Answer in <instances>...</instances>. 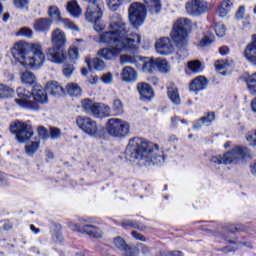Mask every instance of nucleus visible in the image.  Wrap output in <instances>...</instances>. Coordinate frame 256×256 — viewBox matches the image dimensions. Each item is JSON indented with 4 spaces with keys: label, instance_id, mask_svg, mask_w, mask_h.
Instances as JSON below:
<instances>
[{
    "label": "nucleus",
    "instance_id": "obj_50",
    "mask_svg": "<svg viewBox=\"0 0 256 256\" xmlns=\"http://www.w3.org/2000/svg\"><path fill=\"white\" fill-rule=\"evenodd\" d=\"M49 135H50L51 139H59V137H61V129L51 127Z\"/></svg>",
    "mask_w": 256,
    "mask_h": 256
},
{
    "label": "nucleus",
    "instance_id": "obj_63",
    "mask_svg": "<svg viewBox=\"0 0 256 256\" xmlns=\"http://www.w3.org/2000/svg\"><path fill=\"white\" fill-rule=\"evenodd\" d=\"M88 81L90 85H97L98 78L97 76H91Z\"/></svg>",
    "mask_w": 256,
    "mask_h": 256
},
{
    "label": "nucleus",
    "instance_id": "obj_55",
    "mask_svg": "<svg viewBox=\"0 0 256 256\" xmlns=\"http://www.w3.org/2000/svg\"><path fill=\"white\" fill-rule=\"evenodd\" d=\"M63 75H65V77H71V75H73V66H65L63 68Z\"/></svg>",
    "mask_w": 256,
    "mask_h": 256
},
{
    "label": "nucleus",
    "instance_id": "obj_26",
    "mask_svg": "<svg viewBox=\"0 0 256 256\" xmlns=\"http://www.w3.org/2000/svg\"><path fill=\"white\" fill-rule=\"evenodd\" d=\"M167 95L173 105H181V96L179 95V88H177V86H169L167 89Z\"/></svg>",
    "mask_w": 256,
    "mask_h": 256
},
{
    "label": "nucleus",
    "instance_id": "obj_36",
    "mask_svg": "<svg viewBox=\"0 0 256 256\" xmlns=\"http://www.w3.org/2000/svg\"><path fill=\"white\" fill-rule=\"evenodd\" d=\"M99 107H100L98 109L99 115H96V117L103 119V117H109L111 115V107L101 103H99Z\"/></svg>",
    "mask_w": 256,
    "mask_h": 256
},
{
    "label": "nucleus",
    "instance_id": "obj_33",
    "mask_svg": "<svg viewBox=\"0 0 256 256\" xmlns=\"http://www.w3.org/2000/svg\"><path fill=\"white\" fill-rule=\"evenodd\" d=\"M12 95H15V90L13 88L5 85L0 84V98L1 99H9Z\"/></svg>",
    "mask_w": 256,
    "mask_h": 256
},
{
    "label": "nucleus",
    "instance_id": "obj_21",
    "mask_svg": "<svg viewBox=\"0 0 256 256\" xmlns=\"http://www.w3.org/2000/svg\"><path fill=\"white\" fill-rule=\"evenodd\" d=\"M207 85H209L207 78L198 76L190 83V91H203L204 89H207Z\"/></svg>",
    "mask_w": 256,
    "mask_h": 256
},
{
    "label": "nucleus",
    "instance_id": "obj_60",
    "mask_svg": "<svg viewBox=\"0 0 256 256\" xmlns=\"http://www.w3.org/2000/svg\"><path fill=\"white\" fill-rule=\"evenodd\" d=\"M220 55H229V47L227 46H222L219 49Z\"/></svg>",
    "mask_w": 256,
    "mask_h": 256
},
{
    "label": "nucleus",
    "instance_id": "obj_11",
    "mask_svg": "<svg viewBox=\"0 0 256 256\" xmlns=\"http://www.w3.org/2000/svg\"><path fill=\"white\" fill-rule=\"evenodd\" d=\"M128 17L133 27H141L145 23V17H147L145 5L139 2H133L128 8Z\"/></svg>",
    "mask_w": 256,
    "mask_h": 256
},
{
    "label": "nucleus",
    "instance_id": "obj_51",
    "mask_svg": "<svg viewBox=\"0 0 256 256\" xmlns=\"http://www.w3.org/2000/svg\"><path fill=\"white\" fill-rule=\"evenodd\" d=\"M94 29L95 31H97L98 33L103 31V29H105V24L102 23L101 20H95L94 22Z\"/></svg>",
    "mask_w": 256,
    "mask_h": 256
},
{
    "label": "nucleus",
    "instance_id": "obj_17",
    "mask_svg": "<svg viewBox=\"0 0 256 256\" xmlns=\"http://www.w3.org/2000/svg\"><path fill=\"white\" fill-rule=\"evenodd\" d=\"M48 15L49 17H51V19H57L58 21H62L66 29H72V31H79L75 23H73L69 19H63L61 17V11H59V8L57 6H50L48 10Z\"/></svg>",
    "mask_w": 256,
    "mask_h": 256
},
{
    "label": "nucleus",
    "instance_id": "obj_25",
    "mask_svg": "<svg viewBox=\"0 0 256 256\" xmlns=\"http://www.w3.org/2000/svg\"><path fill=\"white\" fill-rule=\"evenodd\" d=\"M121 77L125 83L137 81V71L131 66H126L122 69Z\"/></svg>",
    "mask_w": 256,
    "mask_h": 256
},
{
    "label": "nucleus",
    "instance_id": "obj_61",
    "mask_svg": "<svg viewBox=\"0 0 256 256\" xmlns=\"http://www.w3.org/2000/svg\"><path fill=\"white\" fill-rule=\"evenodd\" d=\"M166 256H184V254L181 251H172V252H168Z\"/></svg>",
    "mask_w": 256,
    "mask_h": 256
},
{
    "label": "nucleus",
    "instance_id": "obj_44",
    "mask_svg": "<svg viewBox=\"0 0 256 256\" xmlns=\"http://www.w3.org/2000/svg\"><path fill=\"white\" fill-rule=\"evenodd\" d=\"M37 133L40 139H43L44 141H47V139H49L50 137L49 130H47V128H45L44 126H39L37 129Z\"/></svg>",
    "mask_w": 256,
    "mask_h": 256
},
{
    "label": "nucleus",
    "instance_id": "obj_47",
    "mask_svg": "<svg viewBox=\"0 0 256 256\" xmlns=\"http://www.w3.org/2000/svg\"><path fill=\"white\" fill-rule=\"evenodd\" d=\"M217 37H225V25L218 23L214 27Z\"/></svg>",
    "mask_w": 256,
    "mask_h": 256
},
{
    "label": "nucleus",
    "instance_id": "obj_54",
    "mask_svg": "<svg viewBox=\"0 0 256 256\" xmlns=\"http://www.w3.org/2000/svg\"><path fill=\"white\" fill-rule=\"evenodd\" d=\"M131 235L134 237V239H136V241H146L145 236L137 231H132Z\"/></svg>",
    "mask_w": 256,
    "mask_h": 256
},
{
    "label": "nucleus",
    "instance_id": "obj_34",
    "mask_svg": "<svg viewBox=\"0 0 256 256\" xmlns=\"http://www.w3.org/2000/svg\"><path fill=\"white\" fill-rule=\"evenodd\" d=\"M156 69H158L160 73H169V71H171V66H169L167 60L156 59Z\"/></svg>",
    "mask_w": 256,
    "mask_h": 256
},
{
    "label": "nucleus",
    "instance_id": "obj_20",
    "mask_svg": "<svg viewBox=\"0 0 256 256\" xmlns=\"http://www.w3.org/2000/svg\"><path fill=\"white\" fill-rule=\"evenodd\" d=\"M99 108V103L94 102L91 99L82 100V109L89 115H93V117H97V115H99Z\"/></svg>",
    "mask_w": 256,
    "mask_h": 256
},
{
    "label": "nucleus",
    "instance_id": "obj_4",
    "mask_svg": "<svg viewBox=\"0 0 256 256\" xmlns=\"http://www.w3.org/2000/svg\"><path fill=\"white\" fill-rule=\"evenodd\" d=\"M16 93L18 98L15 99V103L22 109H28L29 111H39L41 105H45L49 101L47 92L41 86H35L32 92L19 87Z\"/></svg>",
    "mask_w": 256,
    "mask_h": 256
},
{
    "label": "nucleus",
    "instance_id": "obj_58",
    "mask_svg": "<svg viewBox=\"0 0 256 256\" xmlns=\"http://www.w3.org/2000/svg\"><path fill=\"white\" fill-rule=\"evenodd\" d=\"M215 68H216V71H223V69H225V64H223V62L218 60L215 63Z\"/></svg>",
    "mask_w": 256,
    "mask_h": 256
},
{
    "label": "nucleus",
    "instance_id": "obj_31",
    "mask_svg": "<svg viewBox=\"0 0 256 256\" xmlns=\"http://www.w3.org/2000/svg\"><path fill=\"white\" fill-rule=\"evenodd\" d=\"M232 6L231 0H224L218 8L219 17H227Z\"/></svg>",
    "mask_w": 256,
    "mask_h": 256
},
{
    "label": "nucleus",
    "instance_id": "obj_41",
    "mask_svg": "<svg viewBox=\"0 0 256 256\" xmlns=\"http://www.w3.org/2000/svg\"><path fill=\"white\" fill-rule=\"evenodd\" d=\"M31 0H14V7L20 11H29V2Z\"/></svg>",
    "mask_w": 256,
    "mask_h": 256
},
{
    "label": "nucleus",
    "instance_id": "obj_7",
    "mask_svg": "<svg viewBox=\"0 0 256 256\" xmlns=\"http://www.w3.org/2000/svg\"><path fill=\"white\" fill-rule=\"evenodd\" d=\"M190 29L191 20H189V18H180L176 20L173 30L170 33V37L176 44V47H185V45H187V37H189Z\"/></svg>",
    "mask_w": 256,
    "mask_h": 256
},
{
    "label": "nucleus",
    "instance_id": "obj_16",
    "mask_svg": "<svg viewBox=\"0 0 256 256\" xmlns=\"http://www.w3.org/2000/svg\"><path fill=\"white\" fill-rule=\"evenodd\" d=\"M155 48L159 55H171L175 51V44L169 37H163L155 43Z\"/></svg>",
    "mask_w": 256,
    "mask_h": 256
},
{
    "label": "nucleus",
    "instance_id": "obj_52",
    "mask_svg": "<svg viewBox=\"0 0 256 256\" xmlns=\"http://www.w3.org/2000/svg\"><path fill=\"white\" fill-rule=\"evenodd\" d=\"M101 79L106 85L113 83V75L111 73L104 74Z\"/></svg>",
    "mask_w": 256,
    "mask_h": 256
},
{
    "label": "nucleus",
    "instance_id": "obj_46",
    "mask_svg": "<svg viewBox=\"0 0 256 256\" xmlns=\"http://www.w3.org/2000/svg\"><path fill=\"white\" fill-rule=\"evenodd\" d=\"M246 141H248V143L253 147H256V131L255 130L248 132V134L246 135Z\"/></svg>",
    "mask_w": 256,
    "mask_h": 256
},
{
    "label": "nucleus",
    "instance_id": "obj_35",
    "mask_svg": "<svg viewBox=\"0 0 256 256\" xmlns=\"http://www.w3.org/2000/svg\"><path fill=\"white\" fill-rule=\"evenodd\" d=\"M66 89L67 93L70 94L71 97H79V95H81V87L77 84H68Z\"/></svg>",
    "mask_w": 256,
    "mask_h": 256
},
{
    "label": "nucleus",
    "instance_id": "obj_40",
    "mask_svg": "<svg viewBox=\"0 0 256 256\" xmlns=\"http://www.w3.org/2000/svg\"><path fill=\"white\" fill-rule=\"evenodd\" d=\"M38 149H39V142H31L30 144L25 146V151L30 157H33V155L37 153Z\"/></svg>",
    "mask_w": 256,
    "mask_h": 256
},
{
    "label": "nucleus",
    "instance_id": "obj_15",
    "mask_svg": "<svg viewBox=\"0 0 256 256\" xmlns=\"http://www.w3.org/2000/svg\"><path fill=\"white\" fill-rule=\"evenodd\" d=\"M68 227L71 229V231H83V233H87V235L90 237H95L96 239H101V237H103V232L101 229L95 227L94 225H85L81 228L80 225L74 222H69Z\"/></svg>",
    "mask_w": 256,
    "mask_h": 256
},
{
    "label": "nucleus",
    "instance_id": "obj_57",
    "mask_svg": "<svg viewBox=\"0 0 256 256\" xmlns=\"http://www.w3.org/2000/svg\"><path fill=\"white\" fill-rule=\"evenodd\" d=\"M226 233H235V231H238L237 226L230 224L226 226L225 228Z\"/></svg>",
    "mask_w": 256,
    "mask_h": 256
},
{
    "label": "nucleus",
    "instance_id": "obj_6",
    "mask_svg": "<svg viewBox=\"0 0 256 256\" xmlns=\"http://www.w3.org/2000/svg\"><path fill=\"white\" fill-rule=\"evenodd\" d=\"M251 155L249 148L245 146H236L231 151L226 152L223 156L218 155L211 158L214 165H231L233 163H242Z\"/></svg>",
    "mask_w": 256,
    "mask_h": 256
},
{
    "label": "nucleus",
    "instance_id": "obj_2",
    "mask_svg": "<svg viewBox=\"0 0 256 256\" xmlns=\"http://www.w3.org/2000/svg\"><path fill=\"white\" fill-rule=\"evenodd\" d=\"M126 156L129 159L146 161L152 165H162L165 163V154L159 145L149 142L143 138H132L126 147Z\"/></svg>",
    "mask_w": 256,
    "mask_h": 256
},
{
    "label": "nucleus",
    "instance_id": "obj_10",
    "mask_svg": "<svg viewBox=\"0 0 256 256\" xmlns=\"http://www.w3.org/2000/svg\"><path fill=\"white\" fill-rule=\"evenodd\" d=\"M10 133L15 135L18 143H27L33 137V127L27 122L18 120L10 125Z\"/></svg>",
    "mask_w": 256,
    "mask_h": 256
},
{
    "label": "nucleus",
    "instance_id": "obj_59",
    "mask_svg": "<svg viewBox=\"0 0 256 256\" xmlns=\"http://www.w3.org/2000/svg\"><path fill=\"white\" fill-rule=\"evenodd\" d=\"M0 185H7V176L0 172Z\"/></svg>",
    "mask_w": 256,
    "mask_h": 256
},
{
    "label": "nucleus",
    "instance_id": "obj_27",
    "mask_svg": "<svg viewBox=\"0 0 256 256\" xmlns=\"http://www.w3.org/2000/svg\"><path fill=\"white\" fill-rule=\"evenodd\" d=\"M46 89L48 93H50V95H54V97L63 95L65 93V89H63L57 81L48 82L46 85Z\"/></svg>",
    "mask_w": 256,
    "mask_h": 256
},
{
    "label": "nucleus",
    "instance_id": "obj_28",
    "mask_svg": "<svg viewBox=\"0 0 256 256\" xmlns=\"http://www.w3.org/2000/svg\"><path fill=\"white\" fill-rule=\"evenodd\" d=\"M144 7L152 15H157L161 11V0H144Z\"/></svg>",
    "mask_w": 256,
    "mask_h": 256
},
{
    "label": "nucleus",
    "instance_id": "obj_53",
    "mask_svg": "<svg viewBox=\"0 0 256 256\" xmlns=\"http://www.w3.org/2000/svg\"><path fill=\"white\" fill-rule=\"evenodd\" d=\"M245 17V6H240L236 12V19L241 20Z\"/></svg>",
    "mask_w": 256,
    "mask_h": 256
},
{
    "label": "nucleus",
    "instance_id": "obj_43",
    "mask_svg": "<svg viewBox=\"0 0 256 256\" xmlns=\"http://www.w3.org/2000/svg\"><path fill=\"white\" fill-rule=\"evenodd\" d=\"M106 3L110 11H117V9L121 7V3H123V0H106Z\"/></svg>",
    "mask_w": 256,
    "mask_h": 256
},
{
    "label": "nucleus",
    "instance_id": "obj_30",
    "mask_svg": "<svg viewBox=\"0 0 256 256\" xmlns=\"http://www.w3.org/2000/svg\"><path fill=\"white\" fill-rule=\"evenodd\" d=\"M85 62L87 63L89 69H91L92 67L96 71H103V69H105V62L99 58H95L92 61L91 58H86Z\"/></svg>",
    "mask_w": 256,
    "mask_h": 256
},
{
    "label": "nucleus",
    "instance_id": "obj_12",
    "mask_svg": "<svg viewBox=\"0 0 256 256\" xmlns=\"http://www.w3.org/2000/svg\"><path fill=\"white\" fill-rule=\"evenodd\" d=\"M139 61H142V69L144 73H153L155 69H157V59H149L141 56H129V55H122L120 57V63L125 65V63H130L131 65H138Z\"/></svg>",
    "mask_w": 256,
    "mask_h": 256
},
{
    "label": "nucleus",
    "instance_id": "obj_14",
    "mask_svg": "<svg viewBox=\"0 0 256 256\" xmlns=\"http://www.w3.org/2000/svg\"><path fill=\"white\" fill-rule=\"evenodd\" d=\"M86 20L90 23L94 21H99L103 17V10L99 5V0L97 2L88 1V7L85 13Z\"/></svg>",
    "mask_w": 256,
    "mask_h": 256
},
{
    "label": "nucleus",
    "instance_id": "obj_13",
    "mask_svg": "<svg viewBox=\"0 0 256 256\" xmlns=\"http://www.w3.org/2000/svg\"><path fill=\"white\" fill-rule=\"evenodd\" d=\"M185 9L191 17H199L209 11V5L203 0H190L186 3Z\"/></svg>",
    "mask_w": 256,
    "mask_h": 256
},
{
    "label": "nucleus",
    "instance_id": "obj_37",
    "mask_svg": "<svg viewBox=\"0 0 256 256\" xmlns=\"http://www.w3.org/2000/svg\"><path fill=\"white\" fill-rule=\"evenodd\" d=\"M114 245L117 249H120V251H126V253L131 249L129 245H127V242H125L121 237L114 238Z\"/></svg>",
    "mask_w": 256,
    "mask_h": 256
},
{
    "label": "nucleus",
    "instance_id": "obj_62",
    "mask_svg": "<svg viewBox=\"0 0 256 256\" xmlns=\"http://www.w3.org/2000/svg\"><path fill=\"white\" fill-rule=\"evenodd\" d=\"M178 121H181V123H185V120H180L178 117L171 118V123H172L173 127H175L177 125Z\"/></svg>",
    "mask_w": 256,
    "mask_h": 256
},
{
    "label": "nucleus",
    "instance_id": "obj_38",
    "mask_svg": "<svg viewBox=\"0 0 256 256\" xmlns=\"http://www.w3.org/2000/svg\"><path fill=\"white\" fill-rule=\"evenodd\" d=\"M112 110L116 117L123 115V102H121L119 99L114 100Z\"/></svg>",
    "mask_w": 256,
    "mask_h": 256
},
{
    "label": "nucleus",
    "instance_id": "obj_19",
    "mask_svg": "<svg viewBox=\"0 0 256 256\" xmlns=\"http://www.w3.org/2000/svg\"><path fill=\"white\" fill-rule=\"evenodd\" d=\"M244 57L247 61L256 65V34L252 35V42L246 46Z\"/></svg>",
    "mask_w": 256,
    "mask_h": 256
},
{
    "label": "nucleus",
    "instance_id": "obj_24",
    "mask_svg": "<svg viewBox=\"0 0 256 256\" xmlns=\"http://www.w3.org/2000/svg\"><path fill=\"white\" fill-rule=\"evenodd\" d=\"M51 25H53V21H51V19L40 18L35 21L34 29L38 33H46V31H49V29H51Z\"/></svg>",
    "mask_w": 256,
    "mask_h": 256
},
{
    "label": "nucleus",
    "instance_id": "obj_8",
    "mask_svg": "<svg viewBox=\"0 0 256 256\" xmlns=\"http://www.w3.org/2000/svg\"><path fill=\"white\" fill-rule=\"evenodd\" d=\"M106 131L111 137L125 139L131 133V124L121 118H110L106 122Z\"/></svg>",
    "mask_w": 256,
    "mask_h": 256
},
{
    "label": "nucleus",
    "instance_id": "obj_22",
    "mask_svg": "<svg viewBox=\"0 0 256 256\" xmlns=\"http://www.w3.org/2000/svg\"><path fill=\"white\" fill-rule=\"evenodd\" d=\"M242 81L246 83L250 95H256V72L253 74H244L242 76Z\"/></svg>",
    "mask_w": 256,
    "mask_h": 256
},
{
    "label": "nucleus",
    "instance_id": "obj_1",
    "mask_svg": "<svg viewBox=\"0 0 256 256\" xmlns=\"http://www.w3.org/2000/svg\"><path fill=\"white\" fill-rule=\"evenodd\" d=\"M109 29L94 38L96 43H104L110 48H102L98 51V56L106 61H113L123 51H135L141 44V35L137 33L129 34L127 23L120 14H114L111 17Z\"/></svg>",
    "mask_w": 256,
    "mask_h": 256
},
{
    "label": "nucleus",
    "instance_id": "obj_56",
    "mask_svg": "<svg viewBox=\"0 0 256 256\" xmlns=\"http://www.w3.org/2000/svg\"><path fill=\"white\" fill-rule=\"evenodd\" d=\"M126 256H139V249L131 248L128 252H126Z\"/></svg>",
    "mask_w": 256,
    "mask_h": 256
},
{
    "label": "nucleus",
    "instance_id": "obj_3",
    "mask_svg": "<svg viewBox=\"0 0 256 256\" xmlns=\"http://www.w3.org/2000/svg\"><path fill=\"white\" fill-rule=\"evenodd\" d=\"M12 57L22 65L30 69H39L45 63V53L43 46L39 43L30 44V52L27 51V44L16 42L11 49Z\"/></svg>",
    "mask_w": 256,
    "mask_h": 256
},
{
    "label": "nucleus",
    "instance_id": "obj_48",
    "mask_svg": "<svg viewBox=\"0 0 256 256\" xmlns=\"http://www.w3.org/2000/svg\"><path fill=\"white\" fill-rule=\"evenodd\" d=\"M68 55L72 61L79 59V50L76 47H71L68 50Z\"/></svg>",
    "mask_w": 256,
    "mask_h": 256
},
{
    "label": "nucleus",
    "instance_id": "obj_42",
    "mask_svg": "<svg viewBox=\"0 0 256 256\" xmlns=\"http://www.w3.org/2000/svg\"><path fill=\"white\" fill-rule=\"evenodd\" d=\"M214 39H215V36L212 33L210 32L206 33L202 38V40L200 41V47L209 46L210 44L213 43Z\"/></svg>",
    "mask_w": 256,
    "mask_h": 256
},
{
    "label": "nucleus",
    "instance_id": "obj_45",
    "mask_svg": "<svg viewBox=\"0 0 256 256\" xmlns=\"http://www.w3.org/2000/svg\"><path fill=\"white\" fill-rule=\"evenodd\" d=\"M122 227L124 229H129V227H132L133 229H139V224L133 220H123Z\"/></svg>",
    "mask_w": 256,
    "mask_h": 256
},
{
    "label": "nucleus",
    "instance_id": "obj_23",
    "mask_svg": "<svg viewBox=\"0 0 256 256\" xmlns=\"http://www.w3.org/2000/svg\"><path fill=\"white\" fill-rule=\"evenodd\" d=\"M213 121H215V112H208L206 116L201 117L199 120L194 122L193 129H201L203 125L205 127H210Z\"/></svg>",
    "mask_w": 256,
    "mask_h": 256
},
{
    "label": "nucleus",
    "instance_id": "obj_29",
    "mask_svg": "<svg viewBox=\"0 0 256 256\" xmlns=\"http://www.w3.org/2000/svg\"><path fill=\"white\" fill-rule=\"evenodd\" d=\"M67 11L70 13L72 17H81L82 10L81 6H79V3H77L76 0H71L67 4Z\"/></svg>",
    "mask_w": 256,
    "mask_h": 256
},
{
    "label": "nucleus",
    "instance_id": "obj_64",
    "mask_svg": "<svg viewBox=\"0 0 256 256\" xmlns=\"http://www.w3.org/2000/svg\"><path fill=\"white\" fill-rule=\"evenodd\" d=\"M251 173L256 177V162L251 166Z\"/></svg>",
    "mask_w": 256,
    "mask_h": 256
},
{
    "label": "nucleus",
    "instance_id": "obj_32",
    "mask_svg": "<svg viewBox=\"0 0 256 256\" xmlns=\"http://www.w3.org/2000/svg\"><path fill=\"white\" fill-rule=\"evenodd\" d=\"M21 81L25 85H35L37 78L35 77V74H33L32 72L26 71L22 73Z\"/></svg>",
    "mask_w": 256,
    "mask_h": 256
},
{
    "label": "nucleus",
    "instance_id": "obj_9",
    "mask_svg": "<svg viewBox=\"0 0 256 256\" xmlns=\"http://www.w3.org/2000/svg\"><path fill=\"white\" fill-rule=\"evenodd\" d=\"M76 125L89 135V137H95V139H101L103 137V130L97 125V121L85 116H78L76 119Z\"/></svg>",
    "mask_w": 256,
    "mask_h": 256
},
{
    "label": "nucleus",
    "instance_id": "obj_18",
    "mask_svg": "<svg viewBox=\"0 0 256 256\" xmlns=\"http://www.w3.org/2000/svg\"><path fill=\"white\" fill-rule=\"evenodd\" d=\"M137 91L140 95L141 101H151L153 97V88H151V85L145 82H139L137 84Z\"/></svg>",
    "mask_w": 256,
    "mask_h": 256
},
{
    "label": "nucleus",
    "instance_id": "obj_5",
    "mask_svg": "<svg viewBox=\"0 0 256 256\" xmlns=\"http://www.w3.org/2000/svg\"><path fill=\"white\" fill-rule=\"evenodd\" d=\"M65 43L67 38L65 32L57 28L52 32V47L48 49L47 57L52 63H65Z\"/></svg>",
    "mask_w": 256,
    "mask_h": 256
},
{
    "label": "nucleus",
    "instance_id": "obj_39",
    "mask_svg": "<svg viewBox=\"0 0 256 256\" xmlns=\"http://www.w3.org/2000/svg\"><path fill=\"white\" fill-rule=\"evenodd\" d=\"M188 69L193 73H201V71H203V66L199 60H194L188 62Z\"/></svg>",
    "mask_w": 256,
    "mask_h": 256
},
{
    "label": "nucleus",
    "instance_id": "obj_49",
    "mask_svg": "<svg viewBox=\"0 0 256 256\" xmlns=\"http://www.w3.org/2000/svg\"><path fill=\"white\" fill-rule=\"evenodd\" d=\"M17 35H19L20 37H33V30L29 29V28H21Z\"/></svg>",
    "mask_w": 256,
    "mask_h": 256
}]
</instances>
